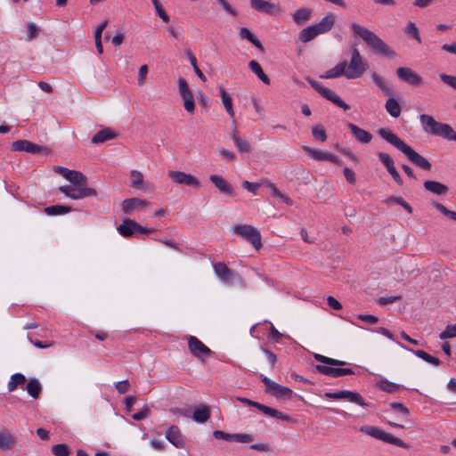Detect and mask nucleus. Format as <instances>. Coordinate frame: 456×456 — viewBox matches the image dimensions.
I'll use <instances>...</instances> for the list:
<instances>
[{"label": "nucleus", "instance_id": "f257e3e1", "mask_svg": "<svg viewBox=\"0 0 456 456\" xmlns=\"http://www.w3.org/2000/svg\"><path fill=\"white\" fill-rule=\"evenodd\" d=\"M378 134L381 138L403 152L413 165L423 170L429 171L431 169L432 166L427 159L416 152L410 145H408L390 129L379 128L378 130Z\"/></svg>", "mask_w": 456, "mask_h": 456}, {"label": "nucleus", "instance_id": "f03ea898", "mask_svg": "<svg viewBox=\"0 0 456 456\" xmlns=\"http://www.w3.org/2000/svg\"><path fill=\"white\" fill-rule=\"evenodd\" d=\"M351 27L354 34L361 37L374 53L388 58H395L396 56L395 52L374 32L357 23H353Z\"/></svg>", "mask_w": 456, "mask_h": 456}, {"label": "nucleus", "instance_id": "7ed1b4c3", "mask_svg": "<svg viewBox=\"0 0 456 456\" xmlns=\"http://www.w3.org/2000/svg\"><path fill=\"white\" fill-rule=\"evenodd\" d=\"M419 122L425 133L456 142V132L450 125L438 122L432 116L427 114L419 116Z\"/></svg>", "mask_w": 456, "mask_h": 456}, {"label": "nucleus", "instance_id": "20e7f679", "mask_svg": "<svg viewBox=\"0 0 456 456\" xmlns=\"http://www.w3.org/2000/svg\"><path fill=\"white\" fill-rule=\"evenodd\" d=\"M368 69L369 62L356 47H353L349 61H344V77L348 79H356L361 77Z\"/></svg>", "mask_w": 456, "mask_h": 456}, {"label": "nucleus", "instance_id": "39448f33", "mask_svg": "<svg viewBox=\"0 0 456 456\" xmlns=\"http://www.w3.org/2000/svg\"><path fill=\"white\" fill-rule=\"evenodd\" d=\"M359 431L378 440L396 445L398 447L405 449H408L410 447L409 444L403 442L402 439L397 438L390 434H387L379 428L374 426H362L360 428Z\"/></svg>", "mask_w": 456, "mask_h": 456}, {"label": "nucleus", "instance_id": "423d86ee", "mask_svg": "<svg viewBox=\"0 0 456 456\" xmlns=\"http://www.w3.org/2000/svg\"><path fill=\"white\" fill-rule=\"evenodd\" d=\"M234 234L240 236L248 242L251 243L255 249L262 248V237L259 231L249 224H236L232 227Z\"/></svg>", "mask_w": 456, "mask_h": 456}, {"label": "nucleus", "instance_id": "0eeeda50", "mask_svg": "<svg viewBox=\"0 0 456 456\" xmlns=\"http://www.w3.org/2000/svg\"><path fill=\"white\" fill-rule=\"evenodd\" d=\"M117 230L118 233L125 238H130L136 232L150 234L155 232L154 228L144 227L130 218H125L123 223L118 225Z\"/></svg>", "mask_w": 456, "mask_h": 456}, {"label": "nucleus", "instance_id": "6e6552de", "mask_svg": "<svg viewBox=\"0 0 456 456\" xmlns=\"http://www.w3.org/2000/svg\"><path fill=\"white\" fill-rule=\"evenodd\" d=\"M236 400L240 402V403H243L245 404H248L249 406L256 408L257 410H259L260 411H262L265 415H268V416H271V417H274L276 419H281V420H284V421H287V422H295L293 418L290 417L289 415L284 414L283 412H281V411H278L276 409H273V408H271V407L266 406L265 404H262L260 403L252 401V400H250L248 398H246V397H237Z\"/></svg>", "mask_w": 456, "mask_h": 456}, {"label": "nucleus", "instance_id": "1a4fd4ad", "mask_svg": "<svg viewBox=\"0 0 456 456\" xmlns=\"http://www.w3.org/2000/svg\"><path fill=\"white\" fill-rule=\"evenodd\" d=\"M262 382L265 386V393L272 395L276 398L289 400L293 395V391L290 388L281 386L267 377H263Z\"/></svg>", "mask_w": 456, "mask_h": 456}, {"label": "nucleus", "instance_id": "9d476101", "mask_svg": "<svg viewBox=\"0 0 456 456\" xmlns=\"http://www.w3.org/2000/svg\"><path fill=\"white\" fill-rule=\"evenodd\" d=\"M12 151H26L32 154H49L50 150L46 147L36 144L28 140H17L11 145Z\"/></svg>", "mask_w": 456, "mask_h": 456}, {"label": "nucleus", "instance_id": "9b49d317", "mask_svg": "<svg viewBox=\"0 0 456 456\" xmlns=\"http://www.w3.org/2000/svg\"><path fill=\"white\" fill-rule=\"evenodd\" d=\"M168 176L174 183L178 184H183L194 188H200L201 186L200 182L197 177L182 171H169Z\"/></svg>", "mask_w": 456, "mask_h": 456}, {"label": "nucleus", "instance_id": "f8f14e48", "mask_svg": "<svg viewBox=\"0 0 456 456\" xmlns=\"http://www.w3.org/2000/svg\"><path fill=\"white\" fill-rule=\"evenodd\" d=\"M398 78L411 86H419L423 83L422 77L411 68L399 67L396 69Z\"/></svg>", "mask_w": 456, "mask_h": 456}, {"label": "nucleus", "instance_id": "ddd939ff", "mask_svg": "<svg viewBox=\"0 0 456 456\" xmlns=\"http://www.w3.org/2000/svg\"><path fill=\"white\" fill-rule=\"evenodd\" d=\"M188 346L191 354L201 360H204L205 357H208L212 353L205 344L194 336L188 338Z\"/></svg>", "mask_w": 456, "mask_h": 456}, {"label": "nucleus", "instance_id": "4468645a", "mask_svg": "<svg viewBox=\"0 0 456 456\" xmlns=\"http://www.w3.org/2000/svg\"><path fill=\"white\" fill-rule=\"evenodd\" d=\"M302 149L310 158L316 161H330L336 164L339 163L338 158L330 152L315 150L306 145H303Z\"/></svg>", "mask_w": 456, "mask_h": 456}, {"label": "nucleus", "instance_id": "2eb2a0df", "mask_svg": "<svg viewBox=\"0 0 456 456\" xmlns=\"http://www.w3.org/2000/svg\"><path fill=\"white\" fill-rule=\"evenodd\" d=\"M150 202L140 198L126 199L121 203V209L126 215H131L134 210L146 208Z\"/></svg>", "mask_w": 456, "mask_h": 456}, {"label": "nucleus", "instance_id": "dca6fc26", "mask_svg": "<svg viewBox=\"0 0 456 456\" xmlns=\"http://www.w3.org/2000/svg\"><path fill=\"white\" fill-rule=\"evenodd\" d=\"M166 439L176 448H183L185 442L183 436L177 426H171L167 428L165 434Z\"/></svg>", "mask_w": 456, "mask_h": 456}, {"label": "nucleus", "instance_id": "f3484780", "mask_svg": "<svg viewBox=\"0 0 456 456\" xmlns=\"http://www.w3.org/2000/svg\"><path fill=\"white\" fill-rule=\"evenodd\" d=\"M210 182L219 190V191L227 196L234 197L236 192L230 183L218 175H211Z\"/></svg>", "mask_w": 456, "mask_h": 456}, {"label": "nucleus", "instance_id": "a211bd4d", "mask_svg": "<svg viewBox=\"0 0 456 456\" xmlns=\"http://www.w3.org/2000/svg\"><path fill=\"white\" fill-rule=\"evenodd\" d=\"M213 269L215 273L223 282L229 283L234 277L233 271L231 270L224 262H217L214 264Z\"/></svg>", "mask_w": 456, "mask_h": 456}, {"label": "nucleus", "instance_id": "6ab92c4d", "mask_svg": "<svg viewBox=\"0 0 456 456\" xmlns=\"http://www.w3.org/2000/svg\"><path fill=\"white\" fill-rule=\"evenodd\" d=\"M250 4L251 7L255 10L269 15H274L280 12L279 7H277L274 4L265 0H250Z\"/></svg>", "mask_w": 456, "mask_h": 456}, {"label": "nucleus", "instance_id": "aec40b11", "mask_svg": "<svg viewBox=\"0 0 456 456\" xmlns=\"http://www.w3.org/2000/svg\"><path fill=\"white\" fill-rule=\"evenodd\" d=\"M350 132L354 137L361 143H369L372 139V134L366 130L362 129L354 124L349 123L347 125Z\"/></svg>", "mask_w": 456, "mask_h": 456}, {"label": "nucleus", "instance_id": "412c9836", "mask_svg": "<svg viewBox=\"0 0 456 456\" xmlns=\"http://www.w3.org/2000/svg\"><path fill=\"white\" fill-rule=\"evenodd\" d=\"M118 134L110 127H105L98 131L91 139L94 144L102 143L109 140L117 138Z\"/></svg>", "mask_w": 456, "mask_h": 456}, {"label": "nucleus", "instance_id": "4be33fe9", "mask_svg": "<svg viewBox=\"0 0 456 456\" xmlns=\"http://www.w3.org/2000/svg\"><path fill=\"white\" fill-rule=\"evenodd\" d=\"M17 444V439L7 429L0 430V449L8 451Z\"/></svg>", "mask_w": 456, "mask_h": 456}, {"label": "nucleus", "instance_id": "5701e85b", "mask_svg": "<svg viewBox=\"0 0 456 456\" xmlns=\"http://www.w3.org/2000/svg\"><path fill=\"white\" fill-rule=\"evenodd\" d=\"M71 193L74 195L71 197L72 200H81L86 197L97 195L96 190L88 188L87 185L72 186Z\"/></svg>", "mask_w": 456, "mask_h": 456}, {"label": "nucleus", "instance_id": "b1692460", "mask_svg": "<svg viewBox=\"0 0 456 456\" xmlns=\"http://www.w3.org/2000/svg\"><path fill=\"white\" fill-rule=\"evenodd\" d=\"M192 418L198 423H205L210 419V408L205 404H200L194 409Z\"/></svg>", "mask_w": 456, "mask_h": 456}, {"label": "nucleus", "instance_id": "393cba45", "mask_svg": "<svg viewBox=\"0 0 456 456\" xmlns=\"http://www.w3.org/2000/svg\"><path fill=\"white\" fill-rule=\"evenodd\" d=\"M424 188L436 195H444L449 190L445 184L431 180L424 182Z\"/></svg>", "mask_w": 456, "mask_h": 456}, {"label": "nucleus", "instance_id": "a878e982", "mask_svg": "<svg viewBox=\"0 0 456 456\" xmlns=\"http://www.w3.org/2000/svg\"><path fill=\"white\" fill-rule=\"evenodd\" d=\"M219 94L227 114L232 118V121L235 124L232 99L223 87L219 88Z\"/></svg>", "mask_w": 456, "mask_h": 456}, {"label": "nucleus", "instance_id": "bb28decb", "mask_svg": "<svg viewBox=\"0 0 456 456\" xmlns=\"http://www.w3.org/2000/svg\"><path fill=\"white\" fill-rule=\"evenodd\" d=\"M319 34V30L315 24L309 26L304 29H302L298 35V39L303 43H307L313 40Z\"/></svg>", "mask_w": 456, "mask_h": 456}, {"label": "nucleus", "instance_id": "cd10ccee", "mask_svg": "<svg viewBox=\"0 0 456 456\" xmlns=\"http://www.w3.org/2000/svg\"><path fill=\"white\" fill-rule=\"evenodd\" d=\"M239 35L242 39L248 40L254 45L259 51L264 52L265 48L262 43L252 34L248 28H241L239 31Z\"/></svg>", "mask_w": 456, "mask_h": 456}, {"label": "nucleus", "instance_id": "c85d7f7f", "mask_svg": "<svg viewBox=\"0 0 456 456\" xmlns=\"http://www.w3.org/2000/svg\"><path fill=\"white\" fill-rule=\"evenodd\" d=\"M335 22V16L332 13L327 14L324 18L321 20V21L315 26L319 30V34H322L330 30Z\"/></svg>", "mask_w": 456, "mask_h": 456}, {"label": "nucleus", "instance_id": "c756f323", "mask_svg": "<svg viewBox=\"0 0 456 456\" xmlns=\"http://www.w3.org/2000/svg\"><path fill=\"white\" fill-rule=\"evenodd\" d=\"M248 68L250 70L255 73L257 77L265 85H270L271 80L268 76L264 72L262 67L256 61H250L248 62Z\"/></svg>", "mask_w": 456, "mask_h": 456}, {"label": "nucleus", "instance_id": "7c9ffc66", "mask_svg": "<svg viewBox=\"0 0 456 456\" xmlns=\"http://www.w3.org/2000/svg\"><path fill=\"white\" fill-rule=\"evenodd\" d=\"M178 88L180 96L183 102L190 101L194 98L191 91L189 88L188 83L184 77H180L178 79Z\"/></svg>", "mask_w": 456, "mask_h": 456}, {"label": "nucleus", "instance_id": "2f4dec72", "mask_svg": "<svg viewBox=\"0 0 456 456\" xmlns=\"http://www.w3.org/2000/svg\"><path fill=\"white\" fill-rule=\"evenodd\" d=\"M315 369L320 373L327 375V376H330V377H334V378L342 377V367L341 366L331 367V366H326V365H316Z\"/></svg>", "mask_w": 456, "mask_h": 456}, {"label": "nucleus", "instance_id": "473e14b6", "mask_svg": "<svg viewBox=\"0 0 456 456\" xmlns=\"http://www.w3.org/2000/svg\"><path fill=\"white\" fill-rule=\"evenodd\" d=\"M312 14V11L308 8L297 9L293 14L294 21L298 25H304L306 23Z\"/></svg>", "mask_w": 456, "mask_h": 456}, {"label": "nucleus", "instance_id": "72a5a7b5", "mask_svg": "<svg viewBox=\"0 0 456 456\" xmlns=\"http://www.w3.org/2000/svg\"><path fill=\"white\" fill-rule=\"evenodd\" d=\"M386 110L393 118H398L401 114L402 109L395 98H388L385 104Z\"/></svg>", "mask_w": 456, "mask_h": 456}, {"label": "nucleus", "instance_id": "f704fd0d", "mask_svg": "<svg viewBox=\"0 0 456 456\" xmlns=\"http://www.w3.org/2000/svg\"><path fill=\"white\" fill-rule=\"evenodd\" d=\"M344 400L362 407L368 406V403H365L363 397L357 392L344 390Z\"/></svg>", "mask_w": 456, "mask_h": 456}, {"label": "nucleus", "instance_id": "c9c22d12", "mask_svg": "<svg viewBox=\"0 0 456 456\" xmlns=\"http://www.w3.org/2000/svg\"><path fill=\"white\" fill-rule=\"evenodd\" d=\"M67 180L72 183V186L87 185V179L86 175L79 171L71 170Z\"/></svg>", "mask_w": 456, "mask_h": 456}, {"label": "nucleus", "instance_id": "e433bc0d", "mask_svg": "<svg viewBox=\"0 0 456 456\" xmlns=\"http://www.w3.org/2000/svg\"><path fill=\"white\" fill-rule=\"evenodd\" d=\"M371 78L377 86L386 94L392 95L394 94L392 87L377 73L371 74Z\"/></svg>", "mask_w": 456, "mask_h": 456}, {"label": "nucleus", "instance_id": "4c0bfd02", "mask_svg": "<svg viewBox=\"0 0 456 456\" xmlns=\"http://www.w3.org/2000/svg\"><path fill=\"white\" fill-rule=\"evenodd\" d=\"M26 390L32 398L37 399L42 391V387L37 379H33L28 382Z\"/></svg>", "mask_w": 456, "mask_h": 456}, {"label": "nucleus", "instance_id": "58836bf2", "mask_svg": "<svg viewBox=\"0 0 456 456\" xmlns=\"http://www.w3.org/2000/svg\"><path fill=\"white\" fill-rule=\"evenodd\" d=\"M378 387L387 393L395 394L401 390L399 384L391 382L387 379H382L377 384Z\"/></svg>", "mask_w": 456, "mask_h": 456}, {"label": "nucleus", "instance_id": "ea45409f", "mask_svg": "<svg viewBox=\"0 0 456 456\" xmlns=\"http://www.w3.org/2000/svg\"><path fill=\"white\" fill-rule=\"evenodd\" d=\"M384 203L389 207L391 204L402 206L409 214H412V208L400 196H390L384 200Z\"/></svg>", "mask_w": 456, "mask_h": 456}, {"label": "nucleus", "instance_id": "a19ab883", "mask_svg": "<svg viewBox=\"0 0 456 456\" xmlns=\"http://www.w3.org/2000/svg\"><path fill=\"white\" fill-rule=\"evenodd\" d=\"M26 382V377L22 373H15L12 375L11 380L7 384L9 392L14 391L18 386H21Z\"/></svg>", "mask_w": 456, "mask_h": 456}, {"label": "nucleus", "instance_id": "79ce46f5", "mask_svg": "<svg viewBox=\"0 0 456 456\" xmlns=\"http://www.w3.org/2000/svg\"><path fill=\"white\" fill-rule=\"evenodd\" d=\"M408 350L412 352L416 356L419 357L423 361H425L432 365L438 366L440 364V360L438 358L428 354V353H426L423 350H412V349H408Z\"/></svg>", "mask_w": 456, "mask_h": 456}, {"label": "nucleus", "instance_id": "37998d69", "mask_svg": "<svg viewBox=\"0 0 456 456\" xmlns=\"http://www.w3.org/2000/svg\"><path fill=\"white\" fill-rule=\"evenodd\" d=\"M71 211L70 207H65L61 205H53L45 208V212L48 216H58L66 214Z\"/></svg>", "mask_w": 456, "mask_h": 456}, {"label": "nucleus", "instance_id": "c03bdc74", "mask_svg": "<svg viewBox=\"0 0 456 456\" xmlns=\"http://www.w3.org/2000/svg\"><path fill=\"white\" fill-rule=\"evenodd\" d=\"M321 95L326 98L327 100L332 102L339 108H342V99L338 95H337L332 90L325 88L322 90Z\"/></svg>", "mask_w": 456, "mask_h": 456}, {"label": "nucleus", "instance_id": "a18cd8bd", "mask_svg": "<svg viewBox=\"0 0 456 456\" xmlns=\"http://www.w3.org/2000/svg\"><path fill=\"white\" fill-rule=\"evenodd\" d=\"M312 135L316 141L325 142L327 140L326 131L322 125H315L312 127Z\"/></svg>", "mask_w": 456, "mask_h": 456}, {"label": "nucleus", "instance_id": "49530a36", "mask_svg": "<svg viewBox=\"0 0 456 456\" xmlns=\"http://www.w3.org/2000/svg\"><path fill=\"white\" fill-rule=\"evenodd\" d=\"M342 76V61H339L333 69L327 70L320 75L321 78H334Z\"/></svg>", "mask_w": 456, "mask_h": 456}, {"label": "nucleus", "instance_id": "de8ad7c7", "mask_svg": "<svg viewBox=\"0 0 456 456\" xmlns=\"http://www.w3.org/2000/svg\"><path fill=\"white\" fill-rule=\"evenodd\" d=\"M267 185L271 189L273 196L281 199L284 203H286L289 206L293 205V200L285 194H283L282 192H281L274 183H268Z\"/></svg>", "mask_w": 456, "mask_h": 456}, {"label": "nucleus", "instance_id": "09e8293b", "mask_svg": "<svg viewBox=\"0 0 456 456\" xmlns=\"http://www.w3.org/2000/svg\"><path fill=\"white\" fill-rule=\"evenodd\" d=\"M187 55L189 58V61L193 68V70L195 74L203 81L205 82L207 80L206 76L203 74V72L200 70V69L198 67L197 64V59L194 56V54L191 51H187Z\"/></svg>", "mask_w": 456, "mask_h": 456}, {"label": "nucleus", "instance_id": "8fccbe9b", "mask_svg": "<svg viewBox=\"0 0 456 456\" xmlns=\"http://www.w3.org/2000/svg\"><path fill=\"white\" fill-rule=\"evenodd\" d=\"M52 452L55 456H69L70 448L66 444H58L52 447Z\"/></svg>", "mask_w": 456, "mask_h": 456}, {"label": "nucleus", "instance_id": "3c124183", "mask_svg": "<svg viewBox=\"0 0 456 456\" xmlns=\"http://www.w3.org/2000/svg\"><path fill=\"white\" fill-rule=\"evenodd\" d=\"M456 337V323L449 324L445 327L444 330H443L439 334V338L442 340L452 338Z\"/></svg>", "mask_w": 456, "mask_h": 456}, {"label": "nucleus", "instance_id": "603ef678", "mask_svg": "<svg viewBox=\"0 0 456 456\" xmlns=\"http://www.w3.org/2000/svg\"><path fill=\"white\" fill-rule=\"evenodd\" d=\"M314 359L319 362L329 364L331 366H342V361L335 360L319 354H314Z\"/></svg>", "mask_w": 456, "mask_h": 456}, {"label": "nucleus", "instance_id": "864d4df0", "mask_svg": "<svg viewBox=\"0 0 456 456\" xmlns=\"http://www.w3.org/2000/svg\"><path fill=\"white\" fill-rule=\"evenodd\" d=\"M131 186L133 188H140L143 183V175L137 170L131 171Z\"/></svg>", "mask_w": 456, "mask_h": 456}, {"label": "nucleus", "instance_id": "5fc2aeb1", "mask_svg": "<svg viewBox=\"0 0 456 456\" xmlns=\"http://www.w3.org/2000/svg\"><path fill=\"white\" fill-rule=\"evenodd\" d=\"M234 144L240 153H248L252 150L250 143L241 138H236Z\"/></svg>", "mask_w": 456, "mask_h": 456}, {"label": "nucleus", "instance_id": "6e6d98bb", "mask_svg": "<svg viewBox=\"0 0 456 456\" xmlns=\"http://www.w3.org/2000/svg\"><path fill=\"white\" fill-rule=\"evenodd\" d=\"M152 4L155 7L156 12L159 18L162 19V20L166 23H168L170 21V18L166 12V11L163 9L162 5L159 2V0H151Z\"/></svg>", "mask_w": 456, "mask_h": 456}, {"label": "nucleus", "instance_id": "4d7b16f0", "mask_svg": "<svg viewBox=\"0 0 456 456\" xmlns=\"http://www.w3.org/2000/svg\"><path fill=\"white\" fill-rule=\"evenodd\" d=\"M433 206L444 216L456 221V212L448 209L443 204L439 202H433Z\"/></svg>", "mask_w": 456, "mask_h": 456}, {"label": "nucleus", "instance_id": "13d9d810", "mask_svg": "<svg viewBox=\"0 0 456 456\" xmlns=\"http://www.w3.org/2000/svg\"><path fill=\"white\" fill-rule=\"evenodd\" d=\"M379 160L382 162V164L386 167L387 170H390L393 167H395L394 160L389 156V154L385 152H379L378 154Z\"/></svg>", "mask_w": 456, "mask_h": 456}, {"label": "nucleus", "instance_id": "bf43d9fd", "mask_svg": "<svg viewBox=\"0 0 456 456\" xmlns=\"http://www.w3.org/2000/svg\"><path fill=\"white\" fill-rule=\"evenodd\" d=\"M405 33L411 35L413 38H415L419 43L421 42L419 29L415 23L409 22L405 28Z\"/></svg>", "mask_w": 456, "mask_h": 456}, {"label": "nucleus", "instance_id": "052dcab7", "mask_svg": "<svg viewBox=\"0 0 456 456\" xmlns=\"http://www.w3.org/2000/svg\"><path fill=\"white\" fill-rule=\"evenodd\" d=\"M389 405L394 411L403 416H408L410 414L408 408L402 403L393 402Z\"/></svg>", "mask_w": 456, "mask_h": 456}, {"label": "nucleus", "instance_id": "680f3d73", "mask_svg": "<svg viewBox=\"0 0 456 456\" xmlns=\"http://www.w3.org/2000/svg\"><path fill=\"white\" fill-rule=\"evenodd\" d=\"M27 28L28 31V36H27V40L28 41L34 40L38 36V32H39L38 28L34 23L30 22V23L27 24Z\"/></svg>", "mask_w": 456, "mask_h": 456}, {"label": "nucleus", "instance_id": "e2e57ef3", "mask_svg": "<svg viewBox=\"0 0 456 456\" xmlns=\"http://www.w3.org/2000/svg\"><path fill=\"white\" fill-rule=\"evenodd\" d=\"M402 299V296L380 297L378 298V303L380 305H387Z\"/></svg>", "mask_w": 456, "mask_h": 456}, {"label": "nucleus", "instance_id": "0e129e2a", "mask_svg": "<svg viewBox=\"0 0 456 456\" xmlns=\"http://www.w3.org/2000/svg\"><path fill=\"white\" fill-rule=\"evenodd\" d=\"M439 77H440V79L444 83H445L446 85L450 86L451 87H452L453 89L456 90V77L455 76L440 74Z\"/></svg>", "mask_w": 456, "mask_h": 456}, {"label": "nucleus", "instance_id": "69168bd1", "mask_svg": "<svg viewBox=\"0 0 456 456\" xmlns=\"http://www.w3.org/2000/svg\"><path fill=\"white\" fill-rule=\"evenodd\" d=\"M213 436L216 439H222V440L230 441V442L233 441V434L225 433L221 430H215L213 432Z\"/></svg>", "mask_w": 456, "mask_h": 456}, {"label": "nucleus", "instance_id": "338daca9", "mask_svg": "<svg viewBox=\"0 0 456 456\" xmlns=\"http://www.w3.org/2000/svg\"><path fill=\"white\" fill-rule=\"evenodd\" d=\"M241 186L243 189L248 190V191L256 194L261 185L258 183H250L248 181H243Z\"/></svg>", "mask_w": 456, "mask_h": 456}, {"label": "nucleus", "instance_id": "774afa93", "mask_svg": "<svg viewBox=\"0 0 456 456\" xmlns=\"http://www.w3.org/2000/svg\"><path fill=\"white\" fill-rule=\"evenodd\" d=\"M115 387L119 394H125L130 389V383L127 379H125L118 381Z\"/></svg>", "mask_w": 456, "mask_h": 456}]
</instances>
